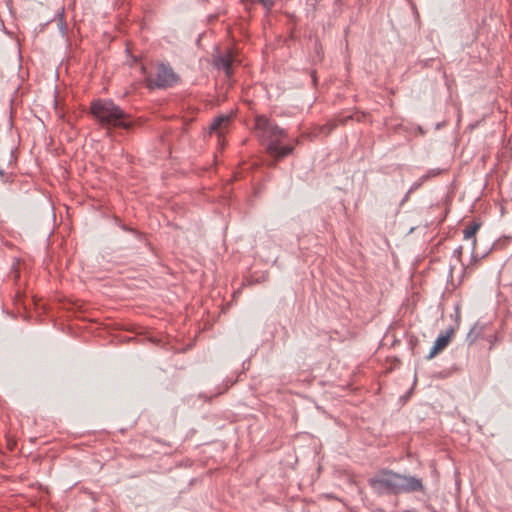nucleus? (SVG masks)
Here are the masks:
<instances>
[{
    "mask_svg": "<svg viewBox=\"0 0 512 512\" xmlns=\"http://www.w3.org/2000/svg\"><path fill=\"white\" fill-rule=\"evenodd\" d=\"M230 116H220L211 124L210 132L221 136L230 124Z\"/></svg>",
    "mask_w": 512,
    "mask_h": 512,
    "instance_id": "423d86ee",
    "label": "nucleus"
},
{
    "mask_svg": "<svg viewBox=\"0 0 512 512\" xmlns=\"http://www.w3.org/2000/svg\"><path fill=\"white\" fill-rule=\"evenodd\" d=\"M149 341L152 342L153 344H156L158 342V339L156 337H150Z\"/></svg>",
    "mask_w": 512,
    "mask_h": 512,
    "instance_id": "9b49d317",
    "label": "nucleus"
},
{
    "mask_svg": "<svg viewBox=\"0 0 512 512\" xmlns=\"http://www.w3.org/2000/svg\"><path fill=\"white\" fill-rule=\"evenodd\" d=\"M90 109L93 117L106 128L129 129L133 125L130 115L111 100H95Z\"/></svg>",
    "mask_w": 512,
    "mask_h": 512,
    "instance_id": "7ed1b4c3",
    "label": "nucleus"
},
{
    "mask_svg": "<svg viewBox=\"0 0 512 512\" xmlns=\"http://www.w3.org/2000/svg\"><path fill=\"white\" fill-rule=\"evenodd\" d=\"M451 336H452V331L451 332H447L445 335L439 336L436 339L433 347L431 348V350L429 352L428 359H432L437 354H439L442 350H444L448 346V344L450 343Z\"/></svg>",
    "mask_w": 512,
    "mask_h": 512,
    "instance_id": "20e7f679",
    "label": "nucleus"
},
{
    "mask_svg": "<svg viewBox=\"0 0 512 512\" xmlns=\"http://www.w3.org/2000/svg\"><path fill=\"white\" fill-rule=\"evenodd\" d=\"M368 482L373 491L379 495L411 493L423 490L421 479L402 475L388 469L378 471Z\"/></svg>",
    "mask_w": 512,
    "mask_h": 512,
    "instance_id": "f257e3e1",
    "label": "nucleus"
},
{
    "mask_svg": "<svg viewBox=\"0 0 512 512\" xmlns=\"http://www.w3.org/2000/svg\"><path fill=\"white\" fill-rule=\"evenodd\" d=\"M428 178H429V175H424L420 178V180H421V182H424V181L428 180Z\"/></svg>",
    "mask_w": 512,
    "mask_h": 512,
    "instance_id": "f8f14e48",
    "label": "nucleus"
},
{
    "mask_svg": "<svg viewBox=\"0 0 512 512\" xmlns=\"http://www.w3.org/2000/svg\"><path fill=\"white\" fill-rule=\"evenodd\" d=\"M146 85L150 90L160 88V72L156 73L155 78L148 77L146 79Z\"/></svg>",
    "mask_w": 512,
    "mask_h": 512,
    "instance_id": "1a4fd4ad",
    "label": "nucleus"
},
{
    "mask_svg": "<svg viewBox=\"0 0 512 512\" xmlns=\"http://www.w3.org/2000/svg\"><path fill=\"white\" fill-rule=\"evenodd\" d=\"M260 1L264 3V0H260Z\"/></svg>",
    "mask_w": 512,
    "mask_h": 512,
    "instance_id": "dca6fc26",
    "label": "nucleus"
},
{
    "mask_svg": "<svg viewBox=\"0 0 512 512\" xmlns=\"http://www.w3.org/2000/svg\"><path fill=\"white\" fill-rule=\"evenodd\" d=\"M179 82V76L169 67L162 65V88L174 86Z\"/></svg>",
    "mask_w": 512,
    "mask_h": 512,
    "instance_id": "39448f33",
    "label": "nucleus"
},
{
    "mask_svg": "<svg viewBox=\"0 0 512 512\" xmlns=\"http://www.w3.org/2000/svg\"><path fill=\"white\" fill-rule=\"evenodd\" d=\"M9 158H10V160H9V161L11 162V161H12V158H13V153H12V150H11V149L9 150Z\"/></svg>",
    "mask_w": 512,
    "mask_h": 512,
    "instance_id": "4468645a",
    "label": "nucleus"
},
{
    "mask_svg": "<svg viewBox=\"0 0 512 512\" xmlns=\"http://www.w3.org/2000/svg\"><path fill=\"white\" fill-rule=\"evenodd\" d=\"M122 229L127 230V231H132L133 233L136 234L135 231H133L132 229H128L125 225H122Z\"/></svg>",
    "mask_w": 512,
    "mask_h": 512,
    "instance_id": "ddd939ff",
    "label": "nucleus"
},
{
    "mask_svg": "<svg viewBox=\"0 0 512 512\" xmlns=\"http://www.w3.org/2000/svg\"><path fill=\"white\" fill-rule=\"evenodd\" d=\"M255 130L260 140L266 144L269 155L276 161L293 152L294 146H281L282 139L287 136L286 132L270 122L265 116L255 118Z\"/></svg>",
    "mask_w": 512,
    "mask_h": 512,
    "instance_id": "f03ea898",
    "label": "nucleus"
},
{
    "mask_svg": "<svg viewBox=\"0 0 512 512\" xmlns=\"http://www.w3.org/2000/svg\"><path fill=\"white\" fill-rule=\"evenodd\" d=\"M480 229V223L473 222L465 227L463 230L464 239L472 240L473 248L476 246V234Z\"/></svg>",
    "mask_w": 512,
    "mask_h": 512,
    "instance_id": "0eeeda50",
    "label": "nucleus"
},
{
    "mask_svg": "<svg viewBox=\"0 0 512 512\" xmlns=\"http://www.w3.org/2000/svg\"><path fill=\"white\" fill-rule=\"evenodd\" d=\"M334 127H335V125L330 123V124H327V125L323 126L322 130L327 135V134H329L334 129Z\"/></svg>",
    "mask_w": 512,
    "mask_h": 512,
    "instance_id": "9d476101",
    "label": "nucleus"
},
{
    "mask_svg": "<svg viewBox=\"0 0 512 512\" xmlns=\"http://www.w3.org/2000/svg\"><path fill=\"white\" fill-rule=\"evenodd\" d=\"M232 64L233 58L230 55L225 56L220 60V66L225 71L228 77L232 75Z\"/></svg>",
    "mask_w": 512,
    "mask_h": 512,
    "instance_id": "6e6552de",
    "label": "nucleus"
},
{
    "mask_svg": "<svg viewBox=\"0 0 512 512\" xmlns=\"http://www.w3.org/2000/svg\"><path fill=\"white\" fill-rule=\"evenodd\" d=\"M4 175V170L0 169V176Z\"/></svg>",
    "mask_w": 512,
    "mask_h": 512,
    "instance_id": "2eb2a0df",
    "label": "nucleus"
}]
</instances>
